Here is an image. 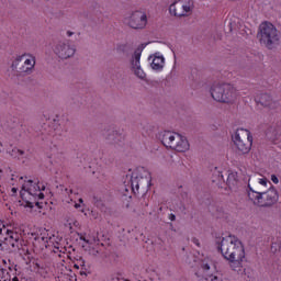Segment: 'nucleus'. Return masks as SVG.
<instances>
[{
  "label": "nucleus",
  "instance_id": "9",
  "mask_svg": "<svg viewBox=\"0 0 281 281\" xmlns=\"http://www.w3.org/2000/svg\"><path fill=\"white\" fill-rule=\"evenodd\" d=\"M211 95L216 102H232L236 99V89L229 83L213 86Z\"/></svg>",
  "mask_w": 281,
  "mask_h": 281
},
{
  "label": "nucleus",
  "instance_id": "26",
  "mask_svg": "<svg viewBox=\"0 0 281 281\" xmlns=\"http://www.w3.org/2000/svg\"><path fill=\"white\" fill-rule=\"evenodd\" d=\"M13 153H16L18 157H21L22 155H24V151L21 149H13Z\"/></svg>",
  "mask_w": 281,
  "mask_h": 281
},
{
  "label": "nucleus",
  "instance_id": "14",
  "mask_svg": "<svg viewBox=\"0 0 281 281\" xmlns=\"http://www.w3.org/2000/svg\"><path fill=\"white\" fill-rule=\"evenodd\" d=\"M255 100L258 104H261V106H268V109H276L278 105V103L274 102L271 95L268 93L261 94L260 98L256 97Z\"/></svg>",
  "mask_w": 281,
  "mask_h": 281
},
{
  "label": "nucleus",
  "instance_id": "1",
  "mask_svg": "<svg viewBox=\"0 0 281 281\" xmlns=\"http://www.w3.org/2000/svg\"><path fill=\"white\" fill-rule=\"evenodd\" d=\"M218 249L225 260H229L233 271H240L245 262V246L238 237L228 235L222 238Z\"/></svg>",
  "mask_w": 281,
  "mask_h": 281
},
{
  "label": "nucleus",
  "instance_id": "15",
  "mask_svg": "<svg viewBox=\"0 0 281 281\" xmlns=\"http://www.w3.org/2000/svg\"><path fill=\"white\" fill-rule=\"evenodd\" d=\"M211 267H212V261H210V262L203 261L202 262V265H201V269L203 271L202 278H204V280H207V281L218 280V277H216L214 274H210Z\"/></svg>",
  "mask_w": 281,
  "mask_h": 281
},
{
  "label": "nucleus",
  "instance_id": "16",
  "mask_svg": "<svg viewBox=\"0 0 281 281\" xmlns=\"http://www.w3.org/2000/svg\"><path fill=\"white\" fill-rule=\"evenodd\" d=\"M33 236H34V240L36 243H41V245H47V243L52 240V237L49 236V232L45 228L41 229L40 234L33 235Z\"/></svg>",
  "mask_w": 281,
  "mask_h": 281
},
{
  "label": "nucleus",
  "instance_id": "32",
  "mask_svg": "<svg viewBox=\"0 0 281 281\" xmlns=\"http://www.w3.org/2000/svg\"><path fill=\"white\" fill-rule=\"evenodd\" d=\"M67 36H74V32L68 31Z\"/></svg>",
  "mask_w": 281,
  "mask_h": 281
},
{
  "label": "nucleus",
  "instance_id": "23",
  "mask_svg": "<svg viewBox=\"0 0 281 281\" xmlns=\"http://www.w3.org/2000/svg\"><path fill=\"white\" fill-rule=\"evenodd\" d=\"M258 183H259L260 186H263V188H267V184H268V183L271 184V182H269V180H267V178H260V179L258 180Z\"/></svg>",
  "mask_w": 281,
  "mask_h": 281
},
{
  "label": "nucleus",
  "instance_id": "19",
  "mask_svg": "<svg viewBox=\"0 0 281 281\" xmlns=\"http://www.w3.org/2000/svg\"><path fill=\"white\" fill-rule=\"evenodd\" d=\"M134 69V74L135 76H137V78H140V80H144V78H146V72H144V70L142 69V66L137 65V66H133Z\"/></svg>",
  "mask_w": 281,
  "mask_h": 281
},
{
  "label": "nucleus",
  "instance_id": "36",
  "mask_svg": "<svg viewBox=\"0 0 281 281\" xmlns=\"http://www.w3.org/2000/svg\"><path fill=\"white\" fill-rule=\"evenodd\" d=\"M79 203H85V201L82 200V198L79 199Z\"/></svg>",
  "mask_w": 281,
  "mask_h": 281
},
{
  "label": "nucleus",
  "instance_id": "18",
  "mask_svg": "<svg viewBox=\"0 0 281 281\" xmlns=\"http://www.w3.org/2000/svg\"><path fill=\"white\" fill-rule=\"evenodd\" d=\"M10 271H12L11 267L0 268V281H10V280H12V276L10 274Z\"/></svg>",
  "mask_w": 281,
  "mask_h": 281
},
{
  "label": "nucleus",
  "instance_id": "31",
  "mask_svg": "<svg viewBox=\"0 0 281 281\" xmlns=\"http://www.w3.org/2000/svg\"><path fill=\"white\" fill-rule=\"evenodd\" d=\"M74 206L76 207V210H78L80 207V203L75 202Z\"/></svg>",
  "mask_w": 281,
  "mask_h": 281
},
{
  "label": "nucleus",
  "instance_id": "30",
  "mask_svg": "<svg viewBox=\"0 0 281 281\" xmlns=\"http://www.w3.org/2000/svg\"><path fill=\"white\" fill-rule=\"evenodd\" d=\"M66 192H67V194H74V190H71V189H66Z\"/></svg>",
  "mask_w": 281,
  "mask_h": 281
},
{
  "label": "nucleus",
  "instance_id": "22",
  "mask_svg": "<svg viewBox=\"0 0 281 281\" xmlns=\"http://www.w3.org/2000/svg\"><path fill=\"white\" fill-rule=\"evenodd\" d=\"M80 240H83V243H87L88 245H93V243H95V237L92 238H88L85 235H79Z\"/></svg>",
  "mask_w": 281,
  "mask_h": 281
},
{
  "label": "nucleus",
  "instance_id": "25",
  "mask_svg": "<svg viewBox=\"0 0 281 281\" xmlns=\"http://www.w3.org/2000/svg\"><path fill=\"white\" fill-rule=\"evenodd\" d=\"M271 181L274 182L276 184L280 183V180L278 179V176H276V175L271 176Z\"/></svg>",
  "mask_w": 281,
  "mask_h": 281
},
{
  "label": "nucleus",
  "instance_id": "21",
  "mask_svg": "<svg viewBox=\"0 0 281 281\" xmlns=\"http://www.w3.org/2000/svg\"><path fill=\"white\" fill-rule=\"evenodd\" d=\"M140 59H142V49L137 48L134 52V60L132 61L133 67H137V65H139Z\"/></svg>",
  "mask_w": 281,
  "mask_h": 281
},
{
  "label": "nucleus",
  "instance_id": "35",
  "mask_svg": "<svg viewBox=\"0 0 281 281\" xmlns=\"http://www.w3.org/2000/svg\"><path fill=\"white\" fill-rule=\"evenodd\" d=\"M193 243H195L199 247V240L198 239H194Z\"/></svg>",
  "mask_w": 281,
  "mask_h": 281
},
{
  "label": "nucleus",
  "instance_id": "37",
  "mask_svg": "<svg viewBox=\"0 0 281 281\" xmlns=\"http://www.w3.org/2000/svg\"><path fill=\"white\" fill-rule=\"evenodd\" d=\"M36 269H41V265L36 263Z\"/></svg>",
  "mask_w": 281,
  "mask_h": 281
},
{
  "label": "nucleus",
  "instance_id": "3",
  "mask_svg": "<svg viewBox=\"0 0 281 281\" xmlns=\"http://www.w3.org/2000/svg\"><path fill=\"white\" fill-rule=\"evenodd\" d=\"M1 243L8 245L11 249H23L25 240H23L21 228L0 222V245Z\"/></svg>",
  "mask_w": 281,
  "mask_h": 281
},
{
  "label": "nucleus",
  "instance_id": "20",
  "mask_svg": "<svg viewBox=\"0 0 281 281\" xmlns=\"http://www.w3.org/2000/svg\"><path fill=\"white\" fill-rule=\"evenodd\" d=\"M113 134H109L108 135V139L117 143V142H122V139H124V136H122V134H117V132L113 131Z\"/></svg>",
  "mask_w": 281,
  "mask_h": 281
},
{
  "label": "nucleus",
  "instance_id": "29",
  "mask_svg": "<svg viewBox=\"0 0 281 281\" xmlns=\"http://www.w3.org/2000/svg\"><path fill=\"white\" fill-rule=\"evenodd\" d=\"M232 177H233V179H234V173H229L228 175V178H227V183H232Z\"/></svg>",
  "mask_w": 281,
  "mask_h": 281
},
{
  "label": "nucleus",
  "instance_id": "12",
  "mask_svg": "<svg viewBox=\"0 0 281 281\" xmlns=\"http://www.w3.org/2000/svg\"><path fill=\"white\" fill-rule=\"evenodd\" d=\"M147 23L148 18L142 11H135L134 13H132L128 22L130 27H133V30H144Z\"/></svg>",
  "mask_w": 281,
  "mask_h": 281
},
{
  "label": "nucleus",
  "instance_id": "8",
  "mask_svg": "<svg viewBox=\"0 0 281 281\" xmlns=\"http://www.w3.org/2000/svg\"><path fill=\"white\" fill-rule=\"evenodd\" d=\"M232 139L241 155H247L251 150V146H254V136L249 130L238 128Z\"/></svg>",
  "mask_w": 281,
  "mask_h": 281
},
{
  "label": "nucleus",
  "instance_id": "6",
  "mask_svg": "<svg viewBox=\"0 0 281 281\" xmlns=\"http://www.w3.org/2000/svg\"><path fill=\"white\" fill-rule=\"evenodd\" d=\"M159 137L161 144L165 145L166 148H171V150H176L177 153H186V150H190L188 138L181 136V134L165 131Z\"/></svg>",
  "mask_w": 281,
  "mask_h": 281
},
{
  "label": "nucleus",
  "instance_id": "33",
  "mask_svg": "<svg viewBox=\"0 0 281 281\" xmlns=\"http://www.w3.org/2000/svg\"><path fill=\"white\" fill-rule=\"evenodd\" d=\"M74 267H75V269H80V266H79V263L77 262V263H75L74 265Z\"/></svg>",
  "mask_w": 281,
  "mask_h": 281
},
{
  "label": "nucleus",
  "instance_id": "38",
  "mask_svg": "<svg viewBox=\"0 0 281 281\" xmlns=\"http://www.w3.org/2000/svg\"><path fill=\"white\" fill-rule=\"evenodd\" d=\"M12 192H16V188H12Z\"/></svg>",
  "mask_w": 281,
  "mask_h": 281
},
{
  "label": "nucleus",
  "instance_id": "34",
  "mask_svg": "<svg viewBox=\"0 0 281 281\" xmlns=\"http://www.w3.org/2000/svg\"><path fill=\"white\" fill-rule=\"evenodd\" d=\"M175 218H176L175 214H171L170 215V221H175Z\"/></svg>",
  "mask_w": 281,
  "mask_h": 281
},
{
  "label": "nucleus",
  "instance_id": "11",
  "mask_svg": "<svg viewBox=\"0 0 281 281\" xmlns=\"http://www.w3.org/2000/svg\"><path fill=\"white\" fill-rule=\"evenodd\" d=\"M192 0H175L169 7V12L173 16H190L192 13Z\"/></svg>",
  "mask_w": 281,
  "mask_h": 281
},
{
  "label": "nucleus",
  "instance_id": "27",
  "mask_svg": "<svg viewBox=\"0 0 281 281\" xmlns=\"http://www.w3.org/2000/svg\"><path fill=\"white\" fill-rule=\"evenodd\" d=\"M55 131V135H53V144L54 142H56V139H58V130H54Z\"/></svg>",
  "mask_w": 281,
  "mask_h": 281
},
{
  "label": "nucleus",
  "instance_id": "5",
  "mask_svg": "<svg viewBox=\"0 0 281 281\" xmlns=\"http://www.w3.org/2000/svg\"><path fill=\"white\" fill-rule=\"evenodd\" d=\"M143 175H139V171L132 172L131 176H126L124 180L125 191L132 190L134 194L139 192V188H149L151 186L153 177L150 172L146 169H140Z\"/></svg>",
  "mask_w": 281,
  "mask_h": 281
},
{
  "label": "nucleus",
  "instance_id": "2",
  "mask_svg": "<svg viewBox=\"0 0 281 281\" xmlns=\"http://www.w3.org/2000/svg\"><path fill=\"white\" fill-rule=\"evenodd\" d=\"M45 184L38 182V180H26L22 184V190L20 192L22 199V205L24 207H34L37 201L45 199Z\"/></svg>",
  "mask_w": 281,
  "mask_h": 281
},
{
  "label": "nucleus",
  "instance_id": "13",
  "mask_svg": "<svg viewBox=\"0 0 281 281\" xmlns=\"http://www.w3.org/2000/svg\"><path fill=\"white\" fill-rule=\"evenodd\" d=\"M55 54L59 56V58H71L74 54H76V47L69 45V41L59 42L54 49Z\"/></svg>",
  "mask_w": 281,
  "mask_h": 281
},
{
  "label": "nucleus",
  "instance_id": "28",
  "mask_svg": "<svg viewBox=\"0 0 281 281\" xmlns=\"http://www.w3.org/2000/svg\"><path fill=\"white\" fill-rule=\"evenodd\" d=\"M77 265H79V267H85V261H83V259H79L78 261H77Z\"/></svg>",
  "mask_w": 281,
  "mask_h": 281
},
{
  "label": "nucleus",
  "instance_id": "10",
  "mask_svg": "<svg viewBox=\"0 0 281 281\" xmlns=\"http://www.w3.org/2000/svg\"><path fill=\"white\" fill-rule=\"evenodd\" d=\"M36 65V58L32 55L24 54L18 56L12 63V69L18 71V74H30Z\"/></svg>",
  "mask_w": 281,
  "mask_h": 281
},
{
  "label": "nucleus",
  "instance_id": "7",
  "mask_svg": "<svg viewBox=\"0 0 281 281\" xmlns=\"http://www.w3.org/2000/svg\"><path fill=\"white\" fill-rule=\"evenodd\" d=\"M258 38L261 45L273 49V46L280 43V32L271 22H262L259 26Z\"/></svg>",
  "mask_w": 281,
  "mask_h": 281
},
{
  "label": "nucleus",
  "instance_id": "17",
  "mask_svg": "<svg viewBox=\"0 0 281 281\" xmlns=\"http://www.w3.org/2000/svg\"><path fill=\"white\" fill-rule=\"evenodd\" d=\"M164 56H157L154 55L153 60H151V68L155 69L156 71H159V69H164Z\"/></svg>",
  "mask_w": 281,
  "mask_h": 281
},
{
  "label": "nucleus",
  "instance_id": "4",
  "mask_svg": "<svg viewBox=\"0 0 281 281\" xmlns=\"http://www.w3.org/2000/svg\"><path fill=\"white\" fill-rule=\"evenodd\" d=\"M248 188V199L254 205H258L259 207H273V205L280 201V194L274 187H270L269 190L265 192L255 191L249 184Z\"/></svg>",
  "mask_w": 281,
  "mask_h": 281
},
{
  "label": "nucleus",
  "instance_id": "24",
  "mask_svg": "<svg viewBox=\"0 0 281 281\" xmlns=\"http://www.w3.org/2000/svg\"><path fill=\"white\" fill-rule=\"evenodd\" d=\"M52 150V155H56L58 153V146L56 144L53 145V147L50 148Z\"/></svg>",
  "mask_w": 281,
  "mask_h": 281
}]
</instances>
